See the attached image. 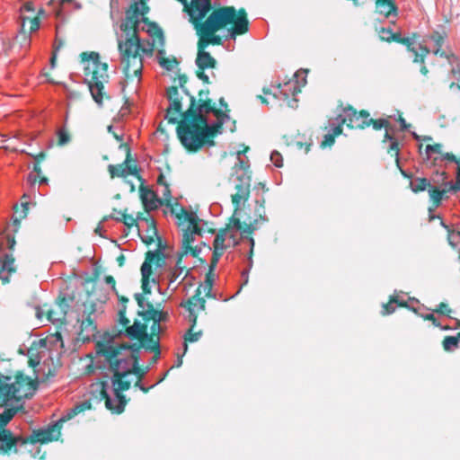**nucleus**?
I'll list each match as a JSON object with an SVG mask.
<instances>
[{
    "label": "nucleus",
    "mask_w": 460,
    "mask_h": 460,
    "mask_svg": "<svg viewBox=\"0 0 460 460\" xmlns=\"http://www.w3.org/2000/svg\"><path fill=\"white\" fill-rule=\"evenodd\" d=\"M146 315L151 319L150 332H145L140 339L141 345L147 349L157 352L159 355L161 323L167 319L168 314L154 308L153 305H148Z\"/></svg>",
    "instance_id": "1a4fd4ad"
},
{
    "label": "nucleus",
    "mask_w": 460,
    "mask_h": 460,
    "mask_svg": "<svg viewBox=\"0 0 460 460\" xmlns=\"http://www.w3.org/2000/svg\"><path fill=\"white\" fill-rule=\"evenodd\" d=\"M137 229L144 243L150 244L159 239L157 229L153 218H143V224H137Z\"/></svg>",
    "instance_id": "a211bd4d"
},
{
    "label": "nucleus",
    "mask_w": 460,
    "mask_h": 460,
    "mask_svg": "<svg viewBox=\"0 0 460 460\" xmlns=\"http://www.w3.org/2000/svg\"><path fill=\"white\" fill-rule=\"evenodd\" d=\"M447 174L445 172H437L435 176H433L434 184H438L442 192L446 199H447L451 194H454L460 190V181H456L453 182L452 181L447 180Z\"/></svg>",
    "instance_id": "f3484780"
},
{
    "label": "nucleus",
    "mask_w": 460,
    "mask_h": 460,
    "mask_svg": "<svg viewBox=\"0 0 460 460\" xmlns=\"http://www.w3.org/2000/svg\"><path fill=\"white\" fill-rule=\"evenodd\" d=\"M167 255L165 254L164 249H157L155 252H148L144 262H147L152 268V264H155L157 268H162L167 265Z\"/></svg>",
    "instance_id": "cd10ccee"
},
{
    "label": "nucleus",
    "mask_w": 460,
    "mask_h": 460,
    "mask_svg": "<svg viewBox=\"0 0 460 460\" xmlns=\"http://www.w3.org/2000/svg\"><path fill=\"white\" fill-rule=\"evenodd\" d=\"M146 32L151 38V42H142L135 34L130 38L118 39L120 63L128 77H140L143 58L151 57L155 48L164 45L163 31L156 23H148Z\"/></svg>",
    "instance_id": "20e7f679"
},
{
    "label": "nucleus",
    "mask_w": 460,
    "mask_h": 460,
    "mask_svg": "<svg viewBox=\"0 0 460 460\" xmlns=\"http://www.w3.org/2000/svg\"><path fill=\"white\" fill-rule=\"evenodd\" d=\"M430 183L431 179L428 180L427 178L417 177L411 181L410 187L413 192L417 193L428 190Z\"/></svg>",
    "instance_id": "c9c22d12"
},
{
    "label": "nucleus",
    "mask_w": 460,
    "mask_h": 460,
    "mask_svg": "<svg viewBox=\"0 0 460 460\" xmlns=\"http://www.w3.org/2000/svg\"><path fill=\"white\" fill-rule=\"evenodd\" d=\"M14 258L12 254L4 253L0 255V279L4 284L10 281V277L16 271Z\"/></svg>",
    "instance_id": "aec40b11"
},
{
    "label": "nucleus",
    "mask_w": 460,
    "mask_h": 460,
    "mask_svg": "<svg viewBox=\"0 0 460 460\" xmlns=\"http://www.w3.org/2000/svg\"><path fill=\"white\" fill-rule=\"evenodd\" d=\"M243 238L244 239V237H243ZM245 239H247L249 245H250L249 255L247 258V269L243 270L242 272V277L244 279V283L246 284L248 282L249 271L251 270L252 264H253L252 254H253V249H254V240L252 237H245Z\"/></svg>",
    "instance_id": "e433bc0d"
},
{
    "label": "nucleus",
    "mask_w": 460,
    "mask_h": 460,
    "mask_svg": "<svg viewBox=\"0 0 460 460\" xmlns=\"http://www.w3.org/2000/svg\"><path fill=\"white\" fill-rule=\"evenodd\" d=\"M270 161L276 167H281L283 165L282 155L278 151H273L270 154Z\"/></svg>",
    "instance_id": "5fc2aeb1"
},
{
    "label": "nucleus",
    "mask_w": 460,
    "mask_h": 460,
    "mask_svg": "<svg viewBox=\"0 0 460 460\" xmlns=\"http://www.w3.org/2000/svg\"><path fill=\"white\" fill-rule=\"evenodd\" d=\"M399 122H400L402 130H407L408 128L410 127V125L406 123V120L403 118H402L401 116L399 117Z\"/></svg>",
    "instance_id": "0e129e2a"
},
{
    "label": "nucleus",
    "mask_w": 460,
    "mask_h": 460,
    "mask_svg": "<svg viewBox=\"0 0 460 460\" xmlns=\"http://www.w3.org/2000/svg\"><path fill=\"white\" fill-rule=\"evenodd\" d=\"M148 11L149 8L144 2H136L134 5L127 11L126 16H128V19L133 20L140 25L143 23L141 30L146 31L147 24L151 23L148 22L147 18L145 17V14L147 13Z\"/></svg>",
    "instance_id": "2eb2a0df"
},
{
    "label": "nucleus",
    "mask_w": 460,
    "mask_h": 460,
    "mask_svg": "<svg viewBox=\"0 0 460 460\" xmlns=\"http://www.w3.org/2000/svg\"><path fill=\"white\" fill-rule=\"evenodd\" d=\"M96 353L103 358V362L109 365L113 373L111 379V394L109 393L107 382H101V398L105 400V406L112 412L121 413L124 411L127 401L121 392L128 390L132 383L131 376L138 371L137 358L129 346L119 345L114 341L97 342Z\"/></svg>",
    "instance_id": "7ed1b4c3"
},
{
    "label": "nucleus",
    "mask_w": 460,
    "mask_h": 460,
    "mask_svg": "<svg viewBox=\"0 0 460 460\" xmlns=\"http://www.w3.org/2000/svg\"><path fill=\"white\" fill-rule=\"evenodd\" d=\"M194 327L195 326L192 327V323H190V328L189 332L184 335L185 341L195 342V341H198L199 340V338L201 337L202 332L200 331L194 332ZM187 349H188L187 343L184 342L183 354L187 351Z\"/></svg>",
    "instance_id": "79ce46f5"
},
{
    "label": "nucleus",
    "mask_w": 460,
    "mask_h": 460,
    "mask_svg": "<svg viewBox=\"0 0 460 460\" xmlns=\"http://www.w3.org/2000/svg\"><path fill=\"white\" fill-rule=\"evenodd\" d=\"M69 307L66 299H59L55 306L48 311V320L52 323H61L65 320L67 309Z\"/></svg>",
    "instance_id": "b1692460"
},
{
    "label": "nucleus",
    "mask_w": 460,
    "mask_h": 460,
    "mask_svg": "<svg viewBox=\"0 0 460 460\" xmlns=\"http://www.w3.org/2000/svg\"><path fill=\"white\" fill-rule=\"evenodd\" d=\"M183 273H179V271L172 267L164 270V272L162 275V281H166L167 289H170L172 292H174L178 286L184 280L185 277H182L180 281L178 279Z\"/></svg>",
    "instance_id": "bb28decb"
},
{
    "label": "nucleus",
    "mask_w": 460,
    "mask_h": 460,
    "mask_svg": "<svg viewBox=\"0 0 460 460\" xmlns=\"http://www.w3.org/2000/svg\"><path fill=\"white\" fill-rule=\"evenodd\" d=\"M370 124H372L373 128L376 130H379L382 128H386L387 127H389V122L385 119H379L376 120L372 119V121H370Z\"/></svg>",
    "instance_id": "864d4df0"
},
{
    "label": "nucleus",
    "mask_w": 460,
    "mask_h": 460,
    "mask_svg": "<svg viewBox=\"0 0 460 460\" xmlns=\"http://www.w3.org/2000/svg\"><path fill=\"white\" fill-rule=\"evenodd\" d=\"M392 139H394V137L390 135L389 129H388V127H387L385 128V134L384 141H386V140L392 141Z\"/></svg>",
    "instance_id": "774afa93"
},
{
    "label": "nucleus",
    "mask_w": 460,
    "mask_h": 460,
    "mask_svg": "<svg viewBox=\"0 0 460 460\" xmlns=\"http://www.w3.org/2000/svg\"><path fill=\"white\" fill-rule=\"evenodd\" d=\"M428 192L430 200L432 201L433 205L436 208H438L440 205L442 199H446L439 185L434 184L433 177L431 178V183L428 188Z\"/></svg>",
    "instance_id": "473e14b6"
},
{
    "label": "nucleus",
    "mask_w": 460,
    "mask_h": 460,
    "mask_svg": "<svg viewBox=\"0 0 460 460\" xmlns=\"http://www.w3.org/2000/svg\"><path fill=\"white\" fill-rule=\"evenodd\" d=\"M255 229L256 226L254 224H245L243 226L239 218L232 217L231 226L229 228L220 230L215 237L213 243L214 252L212 254L210 270L216 267L226 248L237 244L235 238L236 232H241L242 234H251L255 231Z\"/></svg>",
    "instance_id": "423d86ee"
},
{
    "label": "nucleus",
    "mask_w": 460,
    "mask_h": 460,
    "mask_svg": "<svg viewBox=\"0 0 460 460\" xmlns=\"http://www.w3.org/2000/svg\"><path fill=\"white\" fill-rule=\"evenodd\" d=\"M21 14L20 15H26V13H29V15H34L35 9L31 3L28 2L23 4L20 8Z\"/></svg>",
    "instance_id": "6e6d98bb"
},
{
    "label": "nucleus",
    "mask_w": 460,
    "mask_h": 460,
    "mask_svg": "<svg viewBox=\"0 0 460 460\" xmlns=\"http://www.w3.org/2000/svg\"><path fill=\"white\" fill-rule=\"evenodd\" d=\"M460 332L456 336H447L443 341V348L447 351L454 350L458 346Z\"/></svg>",
    "instance_id": "a19ab883"
},
{
    "label": "nucleus",
    "mask_w": 460,
    "mask_h": 460,
    "mask_svg": "<svg viewBox=\"0 0 460 460\" xmlns=\"http://www.w3.org/2000/svg\"><path fill=\"white\" fill-rule=\"evenodd\" d=\"M437 313L445 314L449 313L450 309L448 308L447 305L445 303H441L438 305V308L435 310Z\"/></svg>",
    "instance_id": "bf43d9fd"
},
{
    "label": "nucleus",
    "mask_w": 460,
    "mask_h": 460,
    "mask_svg": "<svg viewBox=\"0 0 460 460\" xmlns=\"http://www.w3.org/2000/svg\"><path fill=\"white\" fill-rule=\"evenodd\" d=\"M380 38L383 40H387V41H390L391 40H396L398 38V35L394 34L392 30H390V29H382Z\"/></svg>",
    "instance_id": "603ef678"
},
{
    "label": "nucleus",
    "mask_w": 460,
    "mask_h": 460,
    "mask_svg": "<svg viewBox=\"0 0 460 460\" xmlns=\"http://www.w3.org/2000/svg\"><path fill=\"white\" fill-rule=\"evenodd\" d=\"M34 158H35V161H36L37 163H40V162H41V161H43V160H44V158H45V154H44L43 152H40V153L39 155H37Z\"/></svg>",
    "instance_id": "338daca9"
},
{
    "label": "nucleus",
    "mask_w": 460,
    "mask_h": 460,
    "mask_svg": "<svg viewBox=\"0 0 460 460\" xmlns=\"http://www.w3.org/2000/svg\"><path fill=\"white\" fill-rule=\"evenodd\" d=\"M444 158H445L446 160H448V161H450V162H454V163H456V162H459V161H460V158H459V159H458V158H456L453 154H450V153H447V154H445Z\"/></svg>",
    "instance_id": "680f3d73"
},
{
    "label": "nucleus",
    "mask_w": 460,
    "mask_h": 460,
    "mask_svg": "<svg viewBox=\"0 0 460 460\" xmlns=\"http://www.w3.org/2000/svg\"><path fill=\"white\" fill-rule=\"evenodd\" d=\"M397 41L405 45L409 51H411L414 55L413 61L424 63L425 57L430 52L429 49L423 45L422 43H419L418 49L416 48V41L412 38H401L398 35L396 40Z\"/></svg>",
    "instance_id": "dca6fc26"
},
{
    "label": "nucleus",
    "mask_w": 460,
    "mask_h": 460,
    "mask_svg": "<svg viewBox=\"0 0 460 460\" xmlns=\"http://www.w3.org/2000/svg\"><path fill=\"white\" fill-rule=\"evenodd\" d=\"M140 198L147 212V217H149V211L155 210L163 205V201L157 197L155 192L146 187H140Z\"/></svg>",
    "instance_id": "412c9836"
},
{
    "label": "nucleus",
    "mask_w": 460,
    "mask_h": 460,
    "mask_svg": "<svg viewBox=\"0 0 460 460\" xmlns=\"http://www.w3.org/2000/svg\"><path fill=\"white\" fill-rule=\"evenodd\" d=\"M158 185L159 189L157 190L158 192H161L162 197L159 198L163 201V205H165L167 207H172L171 201H172V195L169 189V185L165 182L163 176H160L158 179Z\"/></svg>",
    "instance_id": "72a5a7b5"
},
{
    "label": "nucleus",
    "mask_w": 460,
    "mask_h": 460,
    "mask_svg": "<svg viewBox=\"0 0 460 460\" xmlns=\"http://www.w3.org/2000/svg\"><path fill=\"white\" fill-rule=\"evenodd\" d=\"M130 161V151L128 150L127 157L122 164L118 165H109L108 170L111 178L114 177H127L129 174H137V165H132Z\"/></svg>",
    "instance_id": "6ab92c4d"
},
{
    "label": "nucleus",
    "mask_w": 460,
    "mask_h": 460,
    "mask_svg": "<svg viewBox=\"0 0 460 460\" xmlns=\"http://www.w3.org/2000/svg\"><path fill=\"white\" fill-rule=\"evenodd\" d=\"M14 45L18 44L21 49L27 50L31 46V34L27 31L21 30L15 37Z\"/></svg>",
    "instance_id": "58836bf2"
},
{
    "label": "nucleus",
    "mask_w": 460,
    "mask_h": 460,
    "mask_svg": "<svg viewBox=\"0 0 460 460\" xmlns=\"http://www.w3.org/2000/svg\"><path fill=\"white\" fill-rule=\"evenodd\" d=\"M90 408V404L87 402H83L80 404L75 405L73 409L70 410V411L67 413L68 418H72L78 413H81L84 411L85 410Z\"/></svg>",
    "instance_id": "de8ad7c7"
},
{
    "label": "nucleus",
    "mask_w": 460,
    "mask_h": 460,
    "mask_svg": "<svg viewBox=\"0 0 460 460\" xmlns=\"http://www.w3.org/2000/svg\"><path fill=\"white\" fill-rule=\"evenodd\" d=\"M142 25L137 23V22L133 20L128 19V16H126L125 20L122 21L120 24V30L122 32H124V36H121L122 38H130L133 34L136 35V38L139 37V31L141 30Z\"/></svg>",
    "instance_id": "c756f323"
},
{
    "label": "nucleus",
    "mask_w": 460,
    "mask_h": 460,
    "mask_svg": "<svg viewBox=\"0 0 460 460\" xmlns=\"http://www.w3.org/2000/svg\"><path fill=\"white\" fill-rule=\"evenodd\" d=\"M85 63V80L88 83L91 95L94 102L102 105L103 99L104 84L108 83V65L100 61V56L96 52L82 54Z\"/></svg>",
    "instance_id": "39448f33"
},
{
    "label": "nucleus",
    "mask_w": 460,
    "mask_h": 460,
    "mask_svg": "<svg viewBox=\"0 0 460 460\" xmlns=\"http://www.w3.org/2000/svg\"><path fill=\"white\" fill-rule=\"evenodd\" d=\"M63 347L62 335L59 332L52 333L37 341H33L29 349V364L35 367L46 358L50 350Z\"/></svg>",
    "instance_id": "9d476101"
},
{
    "label": "nucleus",
    "mask_w": 460,
    "mask_h": 460,
    "mask_svg": "<svg viewBox=\"0 0 460 460\" xmlns=\"http://www.w3.org/2000/svg\"><path fill=\"white\" fill-rule=\"evenodd\" d=\"M249 167H250L249 161L247 160L246 157L243 156V153L239 151L237 153V163H235V164H234V169L236 170L235 171L236 175L241 174L244 172L247 174H249Z\"/></svg>",
    "instance_id": "4c0bfd02"
},
{
    "label": "nucleus",
    "mask_w": 460,
    "mask_h": 460,
    "mask_svg": "<svg viewBox=\"0 0 460 460\" xmlns=\"http://www.w3.org/2000/svg\"><path fill=\"white\" fill-rule=\"evenodd\" d=\"M146 329L147 323L140 324L139 323L135 322L133 325L127 327L126 332L128 336L140 341V339L146 332Z\"/></svg>",
    "instance_id": "f704fd0d"
},
{
    "label": "nucleus",
    "mask_w": 460,
    "mask_h": 460,
    "mask_svg": "<svg viewBox=\"0 0 460 460\" xmlns=\"http://www.w3.org/2000/svg\"><path fill=\"white\" fill-rule=\"evenodd\" d=\"M138 370H140L138 368ZM133 376H137V380L136 381V385L137 387H139L140 390H142L143 392L146 393L148 391L149 388H146L145 387L141 382H140V377H141V375L139 374V371H137V373L135 375V376H131L130 378L133 380Z\"/></svg>",
    "instance_id": "13d9d810"
},
{
    "label": "nucleus",
    "mask_w": 460,
    "mask_h": 460,
    "mask_svg": "<svg viewBox=\"0 0 460 460\" xmlns=\"http://www.w3.org/2000/svg\"><path fill=\"white\" fill-rule=\"evenodd\" d=\"M141 275H142V289L146 294H150L152 286L151 284L155 283V279L151 278L152 270L147 262H143L141 266Z\"/></svg>",
    "instance_id": "c85d7f7f"
},
{
    "label": "nucleus",
    "mask_w": 460,
    "mask_h": 460,
    "mask_svg": "<svg viewBox=\"0 0 460 460\" xmlns=\"http://www.w3.org/2000/svg\"><path fill=\"white\" fill-rule=\"evenodd\" d=\"M105 282L111 287L112 290L116 289L115 288V279L112 276H106Z\"/></svg>",
    "instance_id": "052dcab7"
},
{
    "label": "nucleus",
    "mask_w": 460,
    "mask_h": 460,
    "mask_svg": "<svg viewBox=\"0 0 460 460\" xmlns=\"http://www.w3.org/2000/svg\"><path fill=\"white\" fill-rule=\"evenodd\" d=\"M58 137L59 146H65L70 141V136L65 128L58 129Z\"/></svg>",
    "instance_id": "09e8293b"
},
{
    "label": "nucleus",
    "mask_w": 460,
    "mask_h": 460,
    "mask_svg": "<svg viewBox=\"0 0 460 460\" xmlns=\"http://www.w3.org/2000/svg\"><path fill=\"white\" fill-rule=\"evenodd\" d=\"M187 253H184V250H181V252H178L173 266H171L172 268L177 270L179 273H183L185 270L186 266L182 263V258Z\"/></svg>",
    "instance_id": "49530a36"
},
{
    "label": "nucleus",
    "mask_w": 460,
    "mask_h": 460,
    "mask_svg": "<svg viewBox=\"0 0 460 460\" xmlns=\"http://www.w3.org/2000/svg\"><path fill=\"white\" fill-rule=\"evenodd\" d=\"M172 213L176 215L179 220V224H187V227L183 229L181 238V250H184V253L191 252L193 255L195 252L192 249V243L195 240L196 234H200V228L198 226L199 217L192 212L184 209L182 207L172 208Z\"/></svg>",
    "instance_id": "6e6552de"
},
{
    "label": "nucleus",
    "mask_w": 460,
    "mask_h": 460,
    "mask_svg": "<svg viewBox=\"0 0 460 460\" xmlns=\"http://www.w3.org/2000/svg\"><path fill=\"white\" fill-rule=\"evenodd\" d=\"M143 218L142 217L140 216H137V218H135L133 216L131 215H121V217H115V220L118 221V222H122L126 226L128 227H132L133 226H137V224H143Z\"/></svg>",
    "instance_id": "ea45409f"
},
{
    "label": "nucleus",
    "mask_w": 460,
    "mask_h": 460,
    "mask_svg": "<svg viewBox=\"0 0 460 460\" xmlns=\"http://www.w3.org/2000/svg\"><path fill=\"white\" fill-rule=\"evenodd\" d=\"M375 7L376 12L385 18L396 17L398 14V8L394 0H376Z\"/></svg>",
    "instance_id": "393cba45"
},
{
    "label": "nucleus",
    "mask_w": 460,
    "mask_h": 460,
    "mask_svg": "<svg viewBox=\"0 0 460 460\" xmlns=\"http://www.w3.org/2000/svg\"><path fill=\"white\" fill-rule=\"evenodd\" d=\"M62 46H63V41L57 37L56 40H55V42H54L53 55H52L51 59H50V63H51V67L52 68L55 67V61H56L57 52L62 48Z\"/></svg>",
    "instance_id": "3c124183"
},
{
    "label": "nucleus",
    "mask_w": 460,
    "mask_h": 460,
    "mask_svg": "<svg viewBox=\"0 0 460 460\" xmlns=\"http://www.w3.org/2000/svg\"><path fill=\"white\" fill-rule=\"evenodd\" d=\"M169 106L165 119L169 123L179 122L177 134L182 146L190 151H197L204 144L213 145L208 138L219 132L228 115L211 106L210 101H205L195 106V98L189 96L190 108L183 112L181 97L176 86L166 90Z\"/></svg>",
    "instance_id": "f257e3e1"
},
{
    "label": "nucleus",
    "mask_w": 460,
    "mask_h": 460,
    "mask_svg": "<svg viewBox=\"0 0 460 460\" xmlns=\"http://www.w3.org/2000/svg\"><path fill=\"white\" fill-rule=\"evenodd\" d=\"M182 365V356H178L172 367H180Z\"/></svg>",
    "instance_id": "69168bd1"
},
{
    "label": "nucleus",
    "mask_w": 460,
    "mask_h": 460,
    "mask_svg": "<svg viewBox=\"0 0 460 460\" xmlns=\"http://www.w3.org/2000/svg\"><path fill=\"white\" fill-rule=\"evenodd\" d=\"M135 298L137 302L138 306L142 309L141 312H139V314L144 316V319L148 323L151 321L150 318H148L146 315V312L148 309V305H150L148 302H146L145 297L142 294H136Z\"/></svg>",
    "instance_id": "37998d69"
},
{
    "label": "nucleus",
    "mask_w": 460,
    "mask_h": 460,
    "mask_svg": "<svg viewBox=\"0 0 460 460\" xmlns=\"http://www.w3.org/2000/svg\"><path fill=\"white\" fill-rule=\"evenodd\" d=\"M15 412L14 409H7L0 414V429H5L4 427L13 418Z\"/></svg>",
    "instance_id": "c03bdc74"
},
{
    "label": "nucleus",
    "mask_w": 460,
    "mask_h": 460,
    "mask_svg": "<svg viewBox=\"0 0 460 460\" xmlns=\"http://www.w3.org/2000/svg\"><path fill=\"white\" fill-rule=\"evenodd\" d=\"M43 13L44 11L40 9L37 15H20L21 30L27 31L29 34L37 31L40 26L39 16Z\"/></svg>",
    "instance_id": "a878e982"
},
{
    "label": "nucleus",
    "mask_w": 460,
    "mask_h": 460,
    "mask_svg": "<svg viewBox=\"0 0 460 460\" xmlns=\"http://www.w3.org/2000/svg\"><path fill=\"white\" fill-rule=\"evenodd\" d=\"M163 48H164V46L156 48V49H158L157 54H156V59L162 67H164V69H166L168 71H172L176 66L177 61H176L175 58H166L165 57L166 52Z\"/></svg>",
    "instance_id": "7c9ffc66"
},
{
    "label": "nucleus",
    "mask_w": 460,
    "mask_h": 460,
    "mask_svg": "<svg viewBox=\"0 0 460 460\" xmlns=\"http://www.w3.org/2000/svg\"><path fill=\"white\" fill-rule=\"evenodd\" d=\"M198 77L202 80L204 83L206 84H208L209 83V78H208V75L205 74L204 71H201V72H199L198 73Z\"/></svg>",
    "instance_id": "e2e57ef3"
},
{
    "label": "nucleus",
    "mask_w": 460,
    "mask_h": 460,
    "mask_svg": "<svg viewBox=\"0 0 460 460\" xmlns=\"http://www.w3.org/2000/svg\"><path fill=\"white\" fill-rule=\"evenodd\" d=\"M35 386L32 381L23 375L15 377L11 384H0V407L12 401H21L33 394Z\"/></svg>",
    "instance_id": "0eeeda50"
},
{
    "label": "nucleus",
    "mask_w": 460,
    "mask_h": 460,
    "mask_svg": "<svg viewBox=\"0 0 460 460\" xmlns=\"http://www.w3.org/2000/svg\"><path fill=\"white\" fill-rule=\"evenodd\" d=\"M442 152V145L435 144V145H428L425 148V153L427 155V158H429L432 154H441Z\"/></svg>",
    "instance_id": "8fccbe9b"
},
{
    "label": "nucleus",
    "mask_w": 460,
    "mask_h": 460,
    "mask_svg": "<svg viewBox=\"0 0 460 460\" xmlns=\"http://www.w3.org/2000/svg\"><path fill=\"white\" fill-rule=\"evenodd\" d=\"M330 125L332 126V129L331 132L324 136V138L321 143L323 147L333 145L335 137L341 133V127L335 121V119L333 120H330Z\"/></svg>",
    "instance_id": "2f4dec72"
},
{
    "label": "nucleus",
    "mask_w": 460,
    "mask_h": 460,
    "mask_svg": "<svg viewBox=\"0 0 460 460\" xmlns=\"http://www.w3.org/2000/svg\"><path fill=\"white\" fill-rule=\"evenodd\" d=\"M429 40L434 42L435 49L433 50V53L435 55L447 58L450 63H452V59H456L455 56L452 53L449 54L445 50L441 49V47L445 40V37L441 33L435 31L431 35L427 36L422 41L423 45L427 46V43Z\"/></svg>",
    "instance_id": "4be33fe9"
},
{
    "label": "nucleus",
    "mask_w": 460,
    "mask_h": 460,
    "mask_svg": "<svg viewBox=\"0 0 460 460\" xmlns=\"http://www.w3.org/2000/svg\"><path fill=\"white\" fill-rule=\"evenodd\" d=\"M28 439L13 434L9 429H0V451L4 454L17 453L19 448L25 446Z\"/></svg>",
    "instance_id": "4468645a"
},
{
    "label": "nucleus",
    "mask_w": 460,
    "mask_h": 460,
    "mask_svg": "<svg viewBox=\"0 0 460 460\" xmlns=\"http://www.w3.org/2000/svg\"><path fill=\"white\" fill-rule=\"evenodd\" d=\"M60 429V424L58 422L49 425L47 429L35 432L34 440L40 443L57 440L61 434Z\"/></svg>",
    "instance_id": "5701e85b"
},
{
    "label": "nucleus",
    "mask_w": 460,
    "mask_h": 460,
    "mask_svg": "<svg viewBox=\"0 0 460 460\" xmlns=\"http://www.w3.org/2000/svg\"><path fill=\"white\" fill-rule=\"evenodd\" d=\"M119 299L122 302V305L119 310V323L123 326H127L129 323V320L126 317L125 303L128 302V299L124 296H121Z\"/></svg>",
    "instance_id": "a18cd8bd"
},
{
    "label": "nucleus",
    "mask_w": 460,
    "mask_h": 460,
    "mask_svg": "<svg viewBox=\"0 0 460 460\" xmlns=\"http://www.w3.org/2000/svg\"><path fill=\"white\" fill-rule=\"evenodd\" d=\"M335 121L341 127L346 124L349 128H364L370 125L372 119H369V113L365 111L358 112L352 107H347L335 118Z\"/></svg>",
    "instance_id": "ddd939ff"
},
{
    "label": "nucleus",
    "mask_w": 460,
    "mask_h": 460,
    "mask_svg": "<svg viewBox=\"0 0 460 460\" xmlns=\"http://www.w3.org/2000/svg\"><path fill=\"white\" fill-rule=\"evenodd\" d=\"M390 153H394V155L396 156V161L398 162V156H399V147H398V141L394 138L390 141L389 145V150Z\"/></svg>",
    "instance_id": "4d7b16f0"
},
{
    "label": "nucleus",
    "mask_w": 460,
    "mask_h": 460,
    "mask_svg": "<svg viewBox=\"0 0 460 460\" xmlns=\"http://www.w3.org/2000/svg\"><path fill=\"white\" fill-rule=\"evenodd\" d=\"M210 9L211 0H190L188 10L190 21L193 23L199 36L196 65L201 70L213 68L216 66V59L205 49L210 44L222 43L221 37L216 35L217 31L226 29V38L235 39L236 35L244 34L249 29L245 10L236 11L234 6L215 9L204 22H199Z\"/></svg>",
    "instance_id": "f03ea898"
},
{
    "label": "nucleus",
    "mask_w": 460,
    "mask_h": 460,
    "mask_svg": "<svg viewBox=\"0 0 460 460\" xmlns=\"http://www.w3.org/2000/svg\"><path fill=\"white\" fill-rule=\"evenodd\" d=\"M231 181L234 183V192L231 195L232 203L234 207L233 217H236L237 213L249 199L251 176L244 172L232 177Z\"/></svg>",
    "instance_id": "9b49d317"
},
{
    "label": "nucleus",
    "mask_w": 460,
    "mask_h": 460,
    "mask_svg": "<svg viewBox=\"0 0 460 460\" xmlns=\"http://www.w3.org/2000/svg\"><path fill=\"white\" fill-rule=\"evenodd\" d=\"M212 288V284L207 282L205 285L199 286L195 294L190 297L185 303L181 304L189 313L187 319L190 323H192V327L197 323L198 313L205 310L206 301L201 296L202 293L209 294Z\"/></svg>",
    "instance_id": "f8f14e48"
}]
</instances>
